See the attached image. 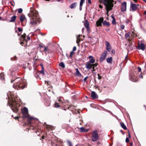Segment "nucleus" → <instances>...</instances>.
<instances>
[{"label": "nucleus", "instance_id": "obj_1", "mask_svg": "<svg viewBox=\"0 0 146 146\" xmlns=\"http://www.w3.org/2000/svg\"><path fill=\"white\" fill-rule=\"evenodd\" d=\"M7 95L8 99L11 101V103H9V101H8L9 106L14 112H17L18 110V107L19 106V105L14 99V97L12 93L11 92H9L7 93Z\"/></svg>", "mask_w": 146, "mask_h": 146}, {"label": "nucleus", "instance_id": "obj_2", "mask_svg": "<svg viewBox=\"0 0 146 146\" xmlns=\"http://www.w3.org/2000/svg\"><path fill=\"white\" fill-rule=\"evenodd\" d=\"M30 18V23L32 25H35L37 22L39 23L40 22L38 12L35 10H31L30 13L28 14Z\"/></svg>", "mask_w": 146, "mask_h": 146}, {"label": "nucleus", "instance_id": "obj_3", "mask_svg": "<svg viewBox=\"0 0 146 146\" xmlns=\"http://www.w3.org/2000/svg\"><path fill=\"white\" fill-rule=\"evenodd\" d=\"M13 82H15V83L13 86V88L18 90L23 89L26 87L27 85L25 80H22L20 78L11 80V83Z\"/></svg>", "mask_w": 146, "mask_h": 146}, {"label": "nucleus", "instance_id": "obj_4", "mask_svg": "<svg viewBox=\"0 0 146 146\" xmlns=\"http://www.w3.org/2000/svg\"><path fill=\"white\" fill-rule=\"evenodd\" d=\"M104 4L106 7L107 13H108L109 11L112 9L113 6V3L114 2L113 0H104Z\"/></svg>", "mask_w": 146, "mask_h": 146}, {"label": "nucleus", "instance_id": "obj_5", "mask_svg": "<svg viewBox=\"0 0 146 146\" xmlns=\"http://www.w3.org/2000/svg\"><path fill=\"white\" fill-rule=\"evenodd\" d=\"M92 140L93 141H96L99 138L98 131L95 130L92 133Z\"/></svg>", "mask_w": 146, "mask_h": 146}, {"label": "nucleus", "instance_id": "obj_6", "mask_svg": "<svg viewBox=\"0 0 146 146\" xmlns=\"http://www.w3.org/2000/svg\"><path fill=\"white\" fill-rule=\"evenodd\" d=\"M22 112L23 114V118H26L29 116L28 110L26 107H25L23 108L22 110Z\"/></svg>", "mask_w": 146, "mask_h": 146}, {"label": "nucleus", "instance_id": "obj_7", "mask_svg": "<svg viewBox=\"0 0 146 146\" xmlns=\"http://www.w3.org/2000/svg\"><path fill=\"white\" fill-rule=\"evenodd\" d=\"M129 78L130 80L133 82H136L138 80V78L135 75L134 73L131 72L129 74Z\"/></svg>", "mask_w": 146, "mask_h": 146}, {"label": "nucleus", "instance_id": "obj_8", "mask_svg": "<svg viewBox=\"0 0 146 146\" xmlns=\"http://www.w3.org/2000/svg\"><path fill=\"white\" fill-rule=\"evenodd\" d=\"M107 53V51L105 50L101 54V57L100 58V61L101 63L104 60H105Z\"/></svg>", "mask_w": 146, "mask_h": 146}, {"label": "nucleus", "instance_id": "obj_9", "mask_svg": "<svg viewBox=\"0 0 146 146\" xmlns=\"http://www.w3.org/2000/svg\"><path fill=\"white\" fill-rule=\"evenodd\" d=\"M104 20L103 17L100 18L96 22V25L97 27L101 26L102 25V23Z\"/></svg>", "mask_w": 146, "mask_h": 146}, {"label": "nucleus", "instance_id": "obj_10", "mask_svg": "<svg viewBox=\"0 0 146 146\" xmlns=\"http://www.w3.org/2000/svg\"><path fill=\"white\" fill-rule=\"evenodd\" d=\"M105 44L106 46L107 50L108 52H110L111 50V46L110 43L107 41H105Z\"/></svg>", "mask_w": 146, "mask_h": 146}, {"label": "nucleus", "instance_id": "obj_11", "mask_svg": "<svg viewBox=\"0 0 146 146\" xmlns=\"http://www.w3.org/2000/svg\"><path fill=\"white\" fill-rule=\"evenodd\" d=\"M126 3L125 2H124L121 4V11L124 12L126 11Z\"/></svg>", "mask_w": 146, "mask_h": 146}, {"label": "nucleus", "instance_id": "obj_12", "mask_svg": "<svg viewBox=\"0 0 146 146\" xmlns=\"http://www.w3.org/2000/svg\"><path fill=\"white\" fill-rule=\"evenodd\" d=\"M86 68L88 69H90L92 68V64L91 63L89 62H87L85 65Z\"/></svg>", "mask_w": 146, "mask_h": 146}, {"label": "nucleus", "instance_id": "obj_13", "mask_svg": "<svg viewBox=\"0 0 146 146\" xmlns=\"http://www.w3.org/2000/svg\"><path fill=\"white\" fill-rule=\"evenodd\" d=\"M138 49H141L143 50H144L145 49V46L144 44L141 43L140 44H139Z\"/></svg>", "mask_w": 146, "mask_h": 146}, {"label": "nucleus", "instance_id": "obj_14", "mask_svg": "<svg viewBox=\"0 0 146 146\" xmlns=\"http://www.w3.org/2000/svg\"><path fill=\"white\" fill-rule=\"evenodd\" d=\"M91 97L93 99H95L98 98V96L97 94L95 92L92 91L91 92Z\"/></svg>", "mask_w": 146, "mask_h": 146}, {"label": "nucleus", "instance_id": "obj_15", "mask_svg": "<svg viewBox=\"0 0 146 146\" xmlns=\"http://www.w3.org/2000/svg\"><path fill=\"white\" fill-rule=\"evenodd\" d=\"M88 58L90 59V60L89 61H88V62L92 64L94 63L95 62V60L92 56H89Z\"/></svg>", "mask_w": 146, "mask_h": 146}, {"label": "nucleus", "instance_id": "obj_16", "mask_svg": "<svg viewBox=\"0 0 146 146\" xmlns=\"http://www.w3.org/2000/svg\"><path fill=\"white\" fill-rule=\"evenodd\" d=\"M35 118L33 117H29L28 118L27 121L33 127V126L31 123L33 122V120Z\"/></svg>", "mask_w": 146, "mask_h": 146}, {"label": "nucleus", "instance_id": "obj_17", "mask_svg": "<svg viewBox=\"0 0 146 146\" xmlns=\"http://www.w3.org/2000/svg\"><path fill=\"white\" fill-rule=\"evenodd\" d=\"M130 7L132 10L134 11L136 10L137 6V5L135 4L131 3V5Z\"/></svg>", "mask_w": 146, "mask_h": 146}, {"label": "nucleus", "instance_id": "obj_18", "mask_svg": "<svg viewBox=\"0 0 146 146\" xmlns=\"http://www.w3.org/2000/svg\"><path fill=\"white\" fill-rule=\"evenodd\" d=\"M112 57L108 58H106L107 62L109 63H112Z\"/></svg>", "mask_w": 146, "mask_h": 146}, {"label": "nucleus", "instance_id": "obj_19", "mask_svg": "<svg viewBox=\"0 0 146 146\" xmlns=\"http://www.w3.org/2000/svg\"><path fill=\"white\" fill-rule=\"evenodd\" d=\"M77 5L76 2H74L70 6V7L71 9H72L76 7Z\"/></svg>", "mask_w": 146, "mask_h": 146}, {"label": "nucleus", "instance_id": "obj_20", "mask_svg": "<svg viewBox=\"0 0 146 146\" xmlns=\"http://www.w3.org/2000/svg\"><path fill=\"white\" fill-rule=\"evenodd\" d=\"M103 24L104 26L106 25L108 27L110 25V23L106 21H104L103 22Z\"/></svg>", "mask_w": 146, "mask_h": 146}, {"label": "nucleus", "instance_id": "obj_21", "mask_svg": "<svg viewBox=\"0 0 146 146\" xmlns=\"http://www.w3.org/2000/svg\"><path fill=\"white\" fill-rule=\"evenodd\" d=\"M16 17L15 16H13L11 17L10 21V22H14L16 20Z\"/></svg>", "mask_w": 146, "mask_h": 146}, {"label": "nucleus", "instance_id": "obj_22", "mask_svg": "<svg viewBox=\"0 0 146 146\" xmlns=\"http://www.w3.org/2000/svg\"><path fill=\"white\" fill-rule=\"evenodd\" d=\"M25 18L24 15H21L20 17V20L21 23L23 22Z\"/></svg>", "mask_w": 146, "mask_h": 146}, {"label": "nucleus", "instance_id": "obj_23", "mask_svg": "<svg viewBox=\"0 0 146 146\" xmlns=\"http://www.w3.org/2000/svg\"><path fill=\"white\" fill-rule=\"evenodd\" d=\"M121 125V127L125 130H126L127 128L126 126L123 123L121 122L120 123Z\"/></svg>", "mask_w": 146, "mask_h": 146}, {"label": "nucleus", "instance_id": "obj_24", "mask_svg": "<svg viewBox=\"0 0 146 146\" xmlns=\"http://www.w3.org/2000/svg\"><path fill=\"white\" fill-rule=\"evenodd\" d=\"M84 25L86 28L89 27V23L87 20H86L85 22H84Z\"/></svg>", "mask_w": 146, "mask_h": 146}, {"label": "nucleus", "instance_id": "obj_25", "mask_svg": "<svg viewBox=\"0 0 146 146\" xmlns=\"http://www.w3.org/2000/svg\"><path fill=\"white\" fill-rule=\"evenodd\" d=\"M76 74L77 76H81V74L79 70L78 69H76Z\"/></svg>", "mask_w": 146, "mask_h": 146}, {"label": "nucleus", "instance_id": "obj_26", "mask_svg": "<svg viewBox=\"0 0 146 146\" xmlns=\"http://www.w3.org/2000/svg\"><path fill=\"white\" fill-rule=\"evenodd\" d=\"M80 129L81 131L82 132H86L88 131V130H85L83 127H80Z\"/></svg>", "mask_w": 146, "mask_h": 146}, {"label": "nucleus", "instance_id": "obj_27", "mask_svg": "<svg viewBox=\"0 0 146 146\" xmlns=\"http://www.w3.org/2000/svg\"><path fill=\"white\" fill-rule=\"evenodd\" d=\"M43 51H44L45 52L46 54H47V52H49V50H48L47 47H46L44 46V49Z\"/></svg>", "mask_w": 146, "mask_h": 146}, {"label": "nucleus", "instance_id": "obj_28", "mask_svg": "<svg viewBox=\"0 0 146 146\" xmlns=\"http://www.w3.org/2000/svg\"><path fill=\"white\" fill-rule=\"evenodd\" d=\"M59 66L64 68L65 67L64 63L63 62H61L59 64Z\"/></svg>", "mask_w": 146, "mask_h": 146}, {"label": "nucleus", "instance_id": "obj_29", "mask_svg": "<svg viewBox=\"0 0 146 146\" xmlns=\"http://www.w3.org/2000/svg\"><path fill=\"white\" fill-rule=\"evenodd\" d=\"M26 36V35L25 33H24L23 35H21V37L23 38L24 40H25L26 42L27 41L25 40Z\"/></svg>", "mask_w": 146, "mask_h": 146}, {"label": "nucleus", "instance_id": "obj_30", "mask_svg": "<svg viewBox=\"0 0 146 146\" xmlns=\"http://www.w3.org/2000/svg\"><path fill=\"white\" fill-rule=\"evenodd\" d=\"M54 107L56 108H58L60 107V105L58 104V103L55 102L54 104Z\"/></svg>", "mask_w": 146, "mask_h": 146}, {"label": "nucleus", "instance_id": "obj_31", "mask_svg": "<svg viewBox=\"0 0 146 146\" xmlns=\"http://www.w3.org/2000/svg\"><path fill=\"white\" fill-rule=\"evenodd\" d=\"M130 33H125V36L126 38H129L130 36Z\"/></svg>", "mask_w": 146, "mask_h": 146}, {"label": "nucleus", "instance_id": "obj_32", "mask_svg": "<svg viewBox=\"0 0 146 146\" xmlns=\"http://www.w3.org/2000/svg\"><path fill=\"white\" fill-rule=\"evenodd\" d=\"M0 78L1 80L4 79V75L3 73L0 74Z\"/></svg>", "mask_w": 146, "mask_h": 146}, {"label": "nucleus", "instance_id": "obj_33", "mask_svg": "<svg viewBox=\"0 0 146 146\" xmlns=\"http://www.w3.org/2000/svg\"><path fill=\"white\" fill-rule=\"evenodd\" d=\"M40 73L42 74L43 75H44L45 74V73L44 72V70H41L40 71Z\"/></svg>", "mask_w": 146, "mask_h": 146}, {"label": "nucleus", "instance_id": "obj_34", "mask_svg": "<svg viewBox=\"0 0 146 146\" xmlns=\"http://www.w3.org/2000/svg\"><path fill=\"white\" fill-rule=\"evenodd\" d=\"M84 0H80V5L81 6L82 5L84 1Z\"/></svg>", "mask_w": 146, "mask_h": 146}, {"label": "nucleus", "instance_id": "obj_35", "mask_svg": "<svg viewBox=\"0 0 146 146\" xmlns=\"http://www.w3.org/2000/svg\"><path fill=\"white\" fill-rule=\"evenodd\" d=\"M23 11V9L21 8H19L18 9V13H21Z\"/></svg>", "mask_w": 146, "mask_h": 146}, {"label": "nucleus", "instance_id": "obj_36", "mask_svg": "<svg viewBox=\"0 0 146 146\" xmlns=\"http://www.w3.org/2000/svg\"><path fill=\"white\" fill-rule=\"evenodd\" d=\"M67 142L69 146H72V144L70 141H68Z\"/></svg>", "mask_w": 146, "mask_h": 146}, {"label": "nucleus", "instance_id": "obj_37", "mask_svg": "<svg viewBox=\"0 0 146 146\" xmlns=\"http://www.w3.org/2000/svg\"><path fill=\"white\" fill-rule=\"evenodd\" d=\"M125 27V26L124 25H120V28L122 29H123Z\"/></svg>", "mask_w": 146, "mask_h": 146}, {"label": "nucleus", "instance_id": "obj_38", "mask_svg": "<svg viewBox=\"0 0 146 146\" xmlns=\"http://www.w3.org/2000/svg\"><path fill=\"white\" fill-rule=\"evenodd\" d=\"M112 23L113 25H115V19H113L112 21Z\"/></svg>", "mask_w": 146, "mask_h": 146}, {"label": "nucleus", "instance_id": "obj_39", "mask_svg": "<svg viewBox=\"0 0 146 146\" xmlns=\"http://www.w3.org/2000/svg\"><path fill=\"white\" fill-rule=\"evenodd\" d=\"M92 67H96L98 65V64L97 63H96L95 64L93 63L92 64Z\"/></svg>", "mask_w": 146, "mask_h": 146}, {"label": "nucleus", "instance_id": "obj_40", "mask_svg": "<svg viewBox=\"0 0 146 146\" xmlns=\"http://www.w3.org/2000/svg\"><path fill=\"white\" fill-rule=\"evenodd\" d=\"M58 101L62 103V100L60 99V97H59L58 98Z\"/></svg>", "mask_w": 146, "mask_h": 146}, {"label": "nucleus", "instance_id": "obj_41", "mask_svg": "<svg viewBox=\"0 0 146 146\" xmlns=\"http://www.w3.org/2000/svg\"><path fill=\"white\" fill-rule=\"evenodd\" d=\"M76 47L75 46L73 48L72 51L73 52L75 51L76 50Z\"/></svg>", "mask_w": 146, "mask_h": 146}, {"label": "nucleus", "instance_id": "obj_42", "mask_svg": "<svg viewBox=\"0 0 146 146\" xmlns=\"http://www.w3.org/2000/svg\"><path fill=\"white\" fill-rule=\"evenodd\" d=\"M125 141H126V142L127 143L129 142V138H128V137H127L126 138V139H125Z\"/></svg>", "mask_w": 146, "mask_h": 146}, {"label": "nucleus", "instance_id": "obj_43", "mask_svg": "<svg viewBox=\"0 0 146 146\" xmlns=\"http://www.w3.org/2000/svg\"><path fill=\"white\" fill-rule=\"evenodd\" d=\"M139 77L140 78H143V76L141 74V73L140 74L139 76Z\"/></svg>", "mask_w": 146, "mask_h": 146}, {"label": "nucleus", "instance_id": "obj_44", "mask_svg": "<svg viewBox=\"0 0 146 146\" xmlns=\"http://www.w3.org/2000/svg\"><path fill=\"white\" fill-rule=\"evenodd\" d=\"M74 52L73 51H72L70 52V56L71 57L72 54H73Z\"/></svg>", "mask_w": 146, "mask_h": 146}, {"label": "nucleus", "instance_id": "obj_45", "mask_svg": "<svg viewBox=\"0 0 146 146\" xmlns=\"http://www.w3.org/2000/svg\"><path fill=\"white\" fill-rule=\"evenodd\" d=\"M98 79L100 80V79H101V78H102V77L100 76V75L99 74H98Z\"/></svg>", "mask_w": 146, "mask_h": 146}, {"label": "nucleus", "instance_id": "obj_46", "mask_svg": "<svg viewBox=\"0 0 146 146\" xmlns=\"http://www.w3.org/2000/svg\"><path fill=\"white\" fill-rule=\"evenodd\" d=\"M18 30L19 32H21L22 31V29L20 28L19 27L18 28Z\"/></svg>", "mask_w": 146, "mask_h": 146}, {"label": "nucleus", "instance_id": "obj_47", "mask_svg": "<svg viewBox=\"0 0 146 146\" xmlns=\"http://www.w3.org/2000/svg\"><path fill=\"white\" fill-rule=\"evenodd\" d=\"M111 53L113 54H115V50H112L111 51Z\"/></svg>", "mask_w": 146, "mask_h": 146}, {"label": "nucleus", "instance_id": "obj_48", "mask_svg": "<svg viewBox=\"0 0 146 146\" xmlns=\"http://www.w3.org/2000/svg\"><path fill=\"white\" fill-rule=\"evenodd\" d=\"M88 78V76H86L85 77L84 79V82H85L86 80Z\"/></svg>", "mask_w": 146, "mask_h": 146}, {"label": "nucleus", "instance_id": "obj_49", "mask_svg": "<svg viewBox=\"0 0 146 146\" xmlns=\"http://www.w3.org/2000/svg\"><path fill=\"white\" fill-rule=\"evenodd\" d=\"M138 71L139 72H140L141 71V68L140 67H138Z\"/></svg>", "mask_w": 146, "mask_h": 146}, {"label": "nucleus", "instance_id": "obj_50", "mask_svg": "<svg viewBox=\"0 0 146 146\" xmlns=\"http://www.w3.org/2000/svg\"><path fill=\"white\" fill-rule=\"evenodd\" d=\"M82 5H80V9H80V11H81L82 9Z\"/></svg>", "mask_w": 146, "mask_h": 146}, {"label": "nucleus", "instance_id": "obj_51", "mask_svg": "<svg viewBox=\"0 0 146 146\" xmlns=\"http://www.w3.org/2000/svg\"><path fill=\"white\" fill-rule=\"evenodd\" d=\"M9 4H10L12 6H14V5L13 4V3L12 1H10L9 2Z\"/></svg>", "mask_w": 146, "mask_h": 146}, {"label": "nucleus", "instance_id": "obj_52", "mask_svg": "<svg viewBox=\"0 0 146 146\" xmlns=\"http://www.w3.org/2000/svg\"><path fill=\"white\" fill-rule=\"evenodd\" d=\"M39 47L40 48H43L44 47V46L43 45H42L41 44H39Z\"/></svg>", "mask_w": 146, "mask_h": 146}, {"label": "nucleus", "instance_id": "obj_53", "mask_svg": "<svg viewBox=\"0 0 146 146\" xmlns=\"http://www.w3.org/2000/svg\"><path fill=\"white\" fill-rule=\"evenodd\" d=\"M86 28L87 29V30L88 31H90V29L89 28V27H87V28Z\"/></svg>", "mask_w": 146, "mask_h": 146}, {"label": "nucleus", "instance_id": "obj_54", "mask_svg": "<svg viewBox=\"0 0 146 146\" xmlns=\"http://www.w3.org/2000/svg\"><path fill=\"white\" fill-rule=\"evenodd\" d=\"M27 39H28V40H30V37L29 36V35H28L27 36Z\"/></svg>", "mask_w": 146, "mask_h": 146}, {"label": "nucleus", "instance_id": "obj_55", "mask_svg": "<svg viewBox=\"0 0 146 146\" xmlns=\"http://www.w3.org/2000/svg\"><path fill=\"white\" fill-rule=\"evenodd\" d=\"M19 117L18 116H16V117H15L14 118L16 119H18L19 118Z\"/></svg>", "mask_w": 146, "mask_h": 146}, {"label": "nucleus", "instance_id": "obj_56", "mask_svg": "<svg viewBox=\"0 0 146 146\" xmlns=\"http://www.w3.org/2000/svg\"><path fill=\"white\" fill-rule=\"evenodd\" d=\"M88 3H89L91 4V0H88Z\"/></svg>", "mask_w": 146, "mask_h": 146}, {"label": "nucleus", "instance_id": "obj_57", "mask_svg": "<svg viewBox=\"0 0 146 146\" xmlns=\"http://www.w3.org/2000/svg\"><path fill=\"white\" fill-rule=\"evenodd\" d=\"M111 18L113 19H115V17H114V16L113 15H112L111 16Z\"/></svg>", "mask_w": 146, "mask_h": 146}, {"label": "nucleus", "instance_id": "obj_58", "mask_svg": "<svg viewBox=\"0 0 146 146\" xmlns=\"http://www.w3.org/2000/svg\"><path fill=\"white\" fill-rule=\"evenodd\" d=\"M130 146H133V143L132 142H130Z\"/></svg>", "mask_w": 146, "mask_h": 146}, {"label": "nucleus", "instance_id": "obj_59", "mask_svg": "<svg viewBox=\"0 0 146 146\" xmlns=\"http://www.w3.org/2000/svg\"><path fill=\"white\" fill-rule=\"evenodd\" d=\"M16 57H15V58L14 59H13L12 58H11V59L12 60H16Z\"/></svg>", "mask_w": 146, "mask_h": 146}, {"label": "nucleus", "instance_id": "obj_60", "mask_svg": "<svg viewBox=\"0 0 146 146\" xmlns=\"http://www.w3.org/2000/svg\"><path fill=\"white\" fill-rule=\"evenodd\" d=\"M99 7L100 8H102L103 7L101 5H99Z\"/></svg>", "mask_w": 146, "mask_h": 146}, {"label": "nucleus", "instance_id": "obj_61", "mask_svg": "<svg viewBox=\"0 0 146 146\" xmlns=\"http://www.w3.org/2000/svg\"><path fill=\"white\" fill-rule=\"evenodd\" d=\"M106 30L107 31H108V32L110 30V29H106Z\"/></svg>", "mask_w": 146, "mask_h": 146}, {"label": "nucleus", "instance_id": "obj_62", "mask_svg": "<svg viewBox=\"0 0 146 146\" xmlns=\"http://www.w3.org/2000/svg\"><path fill=\"white\" fill-rule=\"evenodd\" d=\"M42 70H43V69L44 70L43 66L42 65Z\"/></svg>", "mask_w": 146, "mask_h": 146}, {"label": "nucleus", "instance_id": "obj_63", "mask_svg": "<svg viewBox=\"0 0 146 146\" xmlns=\"http://www.w3.org/2000/svg\"><path fill=\"white\" fill-rule=\"evenodd\" d=\"M92 68H93V70L94 71V70H94V67H92Z\"/></svg>", "mask_w": 146, "mask_h": 146}, {"label": "nucleus", "instance_id": "obj_64", "mask_svg": "<svg viewBox=\"0 0 146 146\" xmlns=\"http://www.w3.org/2000/svg\"><path fill=\"white\" fill-rule=\"evenodd\" d=\"M146 14V11H145L144 13V14L145 15Z\"/></svg>", "mask_w": 146, "mask_h": 146}]
</instances>
